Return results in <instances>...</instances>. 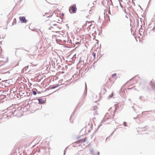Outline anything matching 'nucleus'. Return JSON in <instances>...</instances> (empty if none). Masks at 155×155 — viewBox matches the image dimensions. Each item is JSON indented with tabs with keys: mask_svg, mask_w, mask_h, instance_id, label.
Returning a JSON list of instances; mask_svg holds the SVG:
<instances>
[{
	"mask_svg": "<svg viewBox=\"0 0 155 155\" xmlns=\"http://www.w3.org/2000/svg\"><path fill=\"white\" fill-rule=\"evenodd\" d=\"M51 27L49 28L50 30H51L52 32H58L59 31V27L55 24H53L52 23H51L50 24Z\"/></svg>",
	"mask_w": 155,
	"mask_h": 155,
	"instance_id": "1",
	"label": "nucleus"
},
{
	"mask_svg": "<svg viewBox=\"0 0 155 155\" xmlns=\"http://www.w3.org/2000/svg\"><path fill=\"white\" fill-rule=\"evenodd\" d=\"M77 10V7L75 4H74L69 7V10L71 13H75Z\"/></svg>",
	"mask_w": 155,
	"mask_h": 155,
	"instance_id": "2",
	"label": "nucleus"
},
{
	"mask_svg": "<svg viewBox=\"0 0 155 155\" xmlns=\"http://www.w3.org/2000/svg\"><path fill=\"white\" fill-rule=\"evenodd\" d=\"M19 19L22 22L25 23L27 22V20L25 17H20Z\"/></svg>",
	"mask_w": 155,
	"mask_h": 155,
	"instance_id": "3",
	"label": "nucleus"
},
{
	"mask_svg": "<svg viewBox=\"0 0 155 155\" xmlns=\"http://www.w3.org/2000/svg\"><path fill=\"white\" fill-rule=\"evenodd\" d=\"M86 138H85L84 139H82L79 140L78 141H77L76 142V143H82L83 142H85L86 140Z\"/></svg>",
	"mask_w": 155,
	"mask_h": 155,
	"instance_id": "4",
	"label": "nucleus"
},
{
	"mask_svg": "<svg viewBox=\"0 0 155 155\" xmlns=\"http://www.w3.org/2000/svg\"><path fill=\"white\" fill-rule=\"evenodd\" d=\"M97 108V107L95 106L91 107V110H96Z\"/></svg>",
	"mask_w": 155,
	"mask_h": 155,
	"instance_id": "5",
	"label": "nucleus"
},
{
	"mask_svg": "<svg viewBox=\"0 0 155 155\" xmlns=\"http://www.w3.org/2000/svg\"><path fill=\"white\" fill-rule=\"evenodd\" d=\"M150 84L151 85L153 86H154L155 85V83H153V81H151L150 82Z\"/></svg>",
	"mask_w": 155,
	"mask_h": 155,
	"instance_id": "6",
	"label": "nucleus"
},
{
	"mask_svg": "<svg viewBox=\"0 0 155 155\" xmlns=\"http://www.w3.org/2000/svg\"><path fill=\"white\" fill-rule=\"evenodd\" d=\"M58 87V85L56 86H55L51 87H50V88L51 89H54V88H55L56 87Z\"/></svg>",
	"mask_w": 155,
	"mask_h": 155,
	"instance_id": "7",
	"label": "nucleus"
},
{
	"mask_svg": "<svg viewBox=\"0 0 155 155\" xmlns=\"http://www.w3.org/2000/svg\"><path fill=\"white\" fill-rule=\"evenodd\" d=\"M123 124L125 126H127V123L125 122H123Z\"/></svg>",
	"mask_w": 155,
	"mask_h": 155,
	"instance_id": "8",
	"label": "nucleus"
},
{
	"mask_svg": "<svg viewBox=\"0 0 155 155\" xmlns=\"http://www.w3.org/2000/svg\"><path fill=\"white\" fill-rule=\"evenodd\" d=\"M92 55H93V56L94 57V58H95V56H96L95 54L93 52L92 53Z\"/></svg>",
	"mask_w": 155,
	"mask_h": 155,
	"instance_id": "9",
	"label": "nucleus"
},
{
	"mask_svg": "<svg viewBox=\"0 0 155 155\" xmlns=\"http://www.w3.org/2000/svg\"><path fill=\"white\" fill-rule=\"evenodd\" d=\"M134 80V78H133V79H132L130 80V81H129V83H131V82L133 81Z\"/></svg>",
	"mask_w": 155,
	"mask_h": 155,
	"instance_id": "10",
	"label": "nucleus"
},
{
	"mask_svg": "<svg viewBox=\"0 0 155 155\" xmlns=\"http://www.w3.org/2000/svg\"><path fill=\"white\" fill-rule=\"evenodd\" d=\"M116 76V74H114L112 75V77H114Z\"/></svg>",
	"mask_w": 155,
	"mask_h": 155,
	"instance_id": "11",
	"label": "nucleus"
},
{
	"mask_svg": "<svg viewBox=\"0 0 155 155\" xmlns=\"http://www.w3.org/2000/svg\"><path fill=\"white\" fill-rule=\"evenodd\" d=\"M33 94H34V95H35L36 94V92L35 91H33Z\"/></svg>",
	"mask_w": 155,
	"mask_h": 155,
	"instance_id": "12",
	"label": "nucleus"
},
{
	"mask_svg": "<svg viewBox=\"0 0 155 155\" xmlns=\"http://www.w3.org/2000/svg\"><path fill=\"white\" fill-rule=\"evenodd\" d=\"M97 114V111L96 110L95 111V113L94 114V115H95L96 114Z\"/></svg>",
	"mask_w": 155,
	"mask_h": 155,
	"instance_id": "13",
	"label": "nucleus"
},
{
	"mask_svg": "<svg viewBox=\"0 0 155 155\" xmlns=\"http://www.w3.org/2000/svg\"><path fill=\"white\" fill-rule=\"evenodd\" d=\"M94 22V21H91V22H89V21H88V23H91V22Z\"/></svg>",
	"mask_w": 155,
	"mask_h": 155,
	"instance_id": "14",
	"label": "nucleus"
},
{
	"mask_svg": "<svg viewBox=\"0 0 155 155\" xmlns=\"http://www.w3.org/2000/svg\"><path fill=\"white\" fill-rule=\"evenodd\" d=\"M99 152H98V155H99Z\"/></svg>",
	"mask_w": 155,
	"mask_h": 155,
	"instance_id": "15",
	"label": "nucleus"
},
{
	"mask_svg": "<svg viewBox=\"0 0 155 155\" xmlns=\"http://www.w3.org/2000/svg\"><path fill=\"white\" fill-rule=\"evenodd\" d=\"M53 14H52L51 15V16H52V15H53Z\"/></svg>",
	"mask_w": 155,
	"mask_h": 155,
	"instance_id": "16",
	"label": "nucleus"
},
{
	"mask_svg": "<svg viewBox=\"0 0 155 155\" xmlns=\"http://www.w3.org/2000/svg\"><path fill=\"white\" fill-rule=\"evenodd\" d=\"M50 16H48V17H50Z\"/></svg>",
	"mask_w": 155,
	"mask_h": 155,
	"instance_id": "17",
	"label": "nucleus"
}]
</instances>
